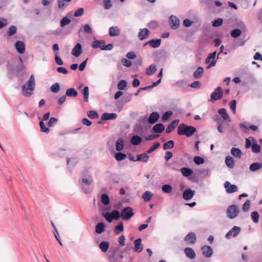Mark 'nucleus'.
Returning a JSON list of instances; mask_svg holds the SVG:
<instances>
[{
	"label": "nucleus",
	"mask_w": 262,
	"mask_h": 262,
	"mask_svg": "<svg viewBox=\"0 0 262 262\" xmlns=\"http://www.w3.org/2000/svg\"><path fill=\"white\" fill-rule=\"evenodd\" d=\"M196 132V128L191 126H187L184 123H181L178 128V134L180 135H186L191 137Z\"/></svg>",
	"instance_id": "f257e3e1"
},
{
	"label": "nucleus",
	"mask_w": 262,
	"mask_h": 262,
	"mask_svg": "<svg viewBox=\"0 0 262 262\" xmlns=\"http://www.w3.org/2000/svg\"><path fill=\"white\" fill-rule=\"evenodd\" d=\"M93 180L92 178H83L79 180V183L83 192L86 194L92 190L90 186L92 184Z\"/></svg>",
	"instance_id": "f03ea898"
},
{
	"label": "nucleus",
	"mask_w": 262,
	"mask_h": 262,
	"mask_svg": "<svg viewBox=\"0 0 262 262\" xmlns=\"http://www.w3.org/2000/svg\"><path fill=\"white\" fill-rule=\"evenodd\" d=\"M56 148L54 155L58 157H63L66 154V142L61 140L56 142Z\"/></svg>",
	"instance_id": "7ed1b4c3"
},
{
	"label": "nucleus",
	"mask_w": 262,
	"mask_h": 262,
	"mask_svg": "<svg viewBox=\"0 0 262 262\" xmlns=\"http://www.w3.org/2000/svg\"><path fill=\"white\" fill-rule=\"evenodd\" d=\"M239 212L238 207L235 205H231L228 206L227 209V215L231 219H235Z\"/></svg>",
	"instance_id": "20e7f679"
},
{
	"label": "nucleus",
	"mask_w": 262,
	"mask_h": 262,
	"mask_svg": "<svg viewBox=\"0 0 262 262\" xmlns=\"http://www.w3.org/2000/svg\"><path fill=\"white\" fill-rule=\"evenodd\" d=\"M116 250H110L108 254V259L110 262H121L122 259L123 258V256L122 255H116Z\"/></svg>",
	"instance_id": "39448f33"
},
{
	"label": "nucleus",
	"mask_w": 262,
	"mask_h": 262,
	"mask_svg": "<svg viewBox=\"0 0 262 262\" xmlns=\"http://www.w3.org/2000/svg\"><path fill=\"white\" fill-rule=\"evenodd\" d=\"M133 215V209L130 207L125 208L120 213V217L125 221L129 220Z\"/></svg>",
	"instance_id": "423d86ee"
},
{
	"label": "nucleus",
	"mask_w": 262,
	"mask_h": 262,
	"mask_svg": "<svg viewBox=\"0 0 262 262\" xmlns=\"http://www.w3.org/2000/svg\"><path fill=\"white\" fill-rule=\"evenodd\" d=\"M216 52H213V53L210 54L208 57L206 58L205 60V63L208 64L207 67V69H209L212 67L215 66L216 62V60L215 59Z\"/></svg>",
	"instance_id": "0eeeda50"
},
{
	"label": "nucleus",
	"mask_w": 262,
	"mask_h": 262,
	"mask_svg": "<svg viewBox=\"0 0 262 262\" xmlns=\"http://www.w3.org/2000/svg\"><path fill=\"white\" fill-rule=\"evenodd\" d=\"M223 95V92L222 89L219 86L211 94L210 101H215L217 100H219L222 98Z\"/></svg>",
	"instance_id": "6e6552de"
},
{
	"label": "nucleus",
	"mask_w": 262,
	"mask_h": 262,
	"mask_svg": "<svg viewBox=\"0 0 262 262\" xmlns=\"http://www.w3.org/2000/svg\"><path fill=\"white\" fill-rule=\"evenodd\" d=\"M241 231V229L239 227L234 226L228 232H227L225 237L227 239H230L232 237H235L239 234Z\"/></svg>",
	"instance_id": "1a4fd4ad"
},
{
	"label": "nucleus",
	"mask_w": 262,
	"mask_h": 262,
	"mask_svg": "<svg viewBox=\"0 0 262 262\" xmlns=\"http://www.w3.org/2000/svg\"><path fill=\"white\" fill-rule=\"evenodd\" d=\"M224 187L228 193H231L237 191V187L235 185L231 184L229 181L225 182Z\"/></svg>",
	"instance_id": "9d476101"
},
{
	"label": "nucleus",
	"mask_w": 262,
	"mask_h": 262,
	"mask_svg": "<svg viewBox=\"0 0 262 262\" xmlns=\"http://www.w3.org/2000/svg\"><path fill=\"white\" fill-rule=\"evenodd\" d=\"M195 194V191L190 189H187L183 192V197L186 201L190 200Z\"/></svg>",
	"instance_id": "9b49d317"
},
{
	"label": "nucleus",
	"mask_w": 262,
	"mask_h": 262,
	"mask_svg": "<svg viewBox=\"0 0 262 262\" xmlns=\"http://www.w3.org/2000/svg\"><path fill=\"white\" fill-rule=\"evenodd\" d=\"M134 251L137 252H141L143 250V245H142V239L140 238L136 239L134 241Z\"/></svg>",
	"instance_id": "f8f14e48"
},
{
	"label": "nucleus",
	"mask_w": 262,
	"mask_h": 262,
	"mask_svg": "<svg viewBox=\"0 0 262 262\" xmlns=\"http://www.w3.org/2000/svg\"><path fill=\"white\" fill-rule=\"evenodd\" d=\"M22 86H25L26 88L28 89L30 88L35 90V81L34 75H31L29 79L27 81L26 83L23 85Z\"/></svg>",
	"instance_id": "ddd939ff"
},
{
	"label": "nucleus",
	"mask_w": 262,
	"mask_h": 262,
	"mask_svg": "<svg viewBox=\"0 0 262 262\" xmlns=\"http://www.w3.org/2000/svg\"><path fill=\"white\" fill-rule=\"evenodd\" d=\"M160 115L157 112H152L148 118V122L150 124L155 123L159 119Z\"/></svg>",
	"instance_id": "4468645a"
},
{
	"label": "nucleus",
	"mask_w": 262,
	"mask_h": 262,
	"mask_svg": "<svg viewBox=\"0 0 262 262\" xmlns=\"http://www.w3.org/2000/svg\"><path fill=\"white\" fill-rule=\"evenodd\" d=\"M170 26L172 29H177L180 25L179 19L174 15H171L170 17Z\"/></svg>",
	"instance_id": "2eb2a0df"
},
{
	"label": "nucleus",
	"mask_w": 262,
	"mask_h": 262,
	"mask_svg": "<svg viewBox=\"0 0 262 262\" xmlns=\"http://www.w3.org/2000/svg\"><path fill=\"white\" fill-rule=\"evenodd\" d=\"M15 47L19 54H23L25 51V43L21 41H17L15 43Z\"/></svg>",
	"instance_id": "dca6fc26"
},
{
	"label": "nucleus",
	"mask_w": 262,
	"mask_h": 262,
	"mask_svg": "<svg viewBox=\"0 0 262 262\" xmlns=\"http://www.w3.org/2000/svg\"><path fill=\"white\" fill-rule=\"evenodd\" d=\"M203 254L206 257H210L213 254V250L211 247L204 246L202 248Z\"/></svg>",
	"instance_id": "f3484780"
},
{
	"label": "nucleus",
	"mask_w": 262,
	"mask_h": 262,
	"mask_svg": "<svg viewBox=\"0 0 262 262\" xmlns=\"http://www.w3.org/2000/svg\"><path fill=\"white\" fill-rule=\"evenodd\" d=\"M149 35V30L147 29L144 28L140 30V32L138 35V37L140 40H142L147 38Z\"/></svg>",
	"instance_id": "a211bd4d"
},
{
	"label": "nucleus",
	"mask_w": 262,
	"mask_h": 262,
	"mask_svg": "<svg viewBox=\"0 0 262 262\" xmlns=\"http://www.w3.org/2000/svg\"><path fill=\"white\" fill-rule=\"evenodd\" d=\"M82 47L80 43H77L73 49L72 54L73 56L77 57L80 55L82 53Z\"/></svg>",
	"instance_id": "6ab92c4d"
},
{
	"label": "nucleus",
	"mask_w": 262,
	"mask_h": 262,
	"mask_svg": "<svg viewBox=\"0 0 262 262\" xmlns=\"http://www.w3.org/2000/svg\"><path fill=\"white\" fill-rule=\"evenodd\" d=\"M185 241L190 244H194L196 241L195 234L193 232L189 233L185 236Z\"/></svg>",
	"instance_id": "aec40b11"
},
{
	"label": "nucleus",
	"mask_w": 262,
	"mask_h": 262,
	"mask_svg": "<svg viewBox=\"0 0 262 262\" xmlns=\"http://www.w3.org/2000/svg\"><path fill=\"white\" fill-rule=\"evenodd\" d=\"M117 117V114L116 113H103L101 116L102 120H114Z\"/></svg>",
	"instance_id": "412c9836"
},
{
	"label": "nucleus",
	"mask_w": 262,
	"mask_h": 262,
	"mask_svg": "<svg viewBox=\"0 0 262 262\" xmlns=\"http://www.w3.org/2000/svg\"><path fill=\"white\" fill-rule=\"evenodd\" d=\"M161 42V39H153L145 43V45L147 44H149L152 48H157L160 46Z\"/></svg>",
	"instance_id": "4be33fe9"
},
{
	"label": "nucleus",
	"mask_w": 262,
	"mask_h": 262,
	"mask_svg": "<svg viewBox=\"0 0 262 262\" xmlns=\"http://www.w3.org/2000/svg\"><path fill=\"white\" fill-rule=\"evenodd\" d=\"M77 162V160L74 158L67 160V165L68 166L70 172H72V168L75 166Z\"/></svg>",
	"instance_id": "5701e85b"
},
{
	"label": "nucleus",
	"mask_w": 262,
	"mask_h": 262,
	"mask_svg": "<svg viewBox=\"0 0 262 262\" xmlns=\"http://www.w3.org/2000/svg\"><path fill=\"white\" fill-rule=\"evenodd\" d=\"M179 122V120H174L172 121L166 128V132L167 133H170L178 125Z\"/></svg>",
	"instance_id": "b1692460"
},
{
	"label": "nucleus",
	"mask_w": 262,
	"mask_h": 262,
	"mask_svg": "<svg viewBox=\"0 0 262 262\" xmlns=\"http://www.w3.org/2000/svg\"><path fill=\"white\" fill-rule=\"evenodd\" d=\"M184 252L187 257L190 259H193L195 257V253L191 248H186L184 250Z\"/></svg>",
	"instance_id": "393cba45"
},
{
	"label": "nucleus",
	"mask_w": 262,
	"mask_h": 262,
	"mask_svg": "<svg viewBox=\"0 0 262 262\" xmlns=\"http://www.w3.org/2000/svg\"><path fill=\"white\" fill-rule=\"evenodd\" d=\"M21 89H22V94L25 97H30L31 95H32L34 93V89H30V88L28 89V88H26L25 86H22Z\"/></svg>",
	"instance_id": "a878e982"
},
{
	"label": "nucleus",
	"mask_w": 262,
	"mask_h": 262,
	"mask_svg": "<svg viewBox=\"0 0 262 262\" xmlns=\"http://www.w3.org/2000/svg\"><path fill=\"white\" fill-rule=\"evenodd\" d=\"M105 44V41L104 40H95L92 43V47L93 48H100L101 50H103V48L104 47V45Z\"/></svg>",
	"instance_id": "bb28decb"
},
{
	"label": "nucleus",
	"mask_w": 262,
	"mask_h": 262,
	"mask_svg": "<svg viewBox=\"0 0 262 262\" xmlns=\"http://www.w3.org/2000/svg\"><path fill=\"white\" fill-rule=\"evenodd\" d=\"M218 113L222 116L224 120L230 121V117L227 113L226 109L224 108L219 109Z\"/></svg>",
	"instance_id": "cd10ccee"
},
{
	"label": "nucleus",
	"mask_w": 262,
	"mask_h": 262,
	"mask_svg": "<svg viewBox=\"0 0 262 262\" xmlns=\"http://www.w3.org/2000/svg\"><path fill=\"white\" fill-rule=\"evenodd\" d=\"M105 226L103 223H102V222L98 223L96 226L95 232L97 234H101L102 233H103L104 232V231L105 230Z\"/></svg>",
	"instance_id": "c85d7f7f"
},
{
	"label": "nucleus",
	"mask_w": 262,
	"mask_h": 262,
	"mask_svg": "<svg viewBox=\"0 0 262 262\" xmlns=\"http://www.w3.org/2000/svg\"><path fill=\"white\" fill-rule=\"evenodd\" d=\"M120 30L117 27H111L109 29V35L110 36H116L120 34Z\"/></svg>",
	"instance_id": "c756f323"
},
{
	"label": "nucleus",
	"mask_w": 262,
	"mask_h": 262,
	"mask_svg": "<svg viewBox=\"0 0 262 262\" xmlns=\"http://www.w3.org/2000/svg\"><path fill=\"white\" fill-rule=\"evenodd\" d=\"M109 246V242L106 241H102L100 243L99 247V248L101 249V251L102 252L105 253L108 250Z\"/></svg>",
	"instance_id": "7c9ffc66"
},
{
	"label": "nucleus",
	"mask_w": 262,
	"mask_h": 262,
	"mask_svg": "<svg viewBox=\"0 0 262 262\" xmlns=\"http://www.w3.org/2000/svg\"><path fill=\"white\" fill-rule=\"evenodd\" d=\"M225 164L227 167L232 168L234 166V159L230 156L226 157L225 159Z\"/></svg>",
	"instance_id": "2f4dec72"
},
{
	"label": "nucleus",
	"mask_w": 262,
	"mask_h": 262,
	"mask_svg": "<svg viewBox=\"0 0 262 262\" xmlns=\"http://www.w3.org/2000/svg\"><path fill=\"white\" fill-rule=\"evenodd\" d=\"M164 128V126L163 124L158 123L153 127L152 130L155 133H159L162 132Z\"/></svg>",
	"instance_id": "473e14b6"
},
{
	"label": "nucleus",
	"mask_w": 262,
	"mask_h": 262,
	"mask_svg": "<svg viewBox=\"0 0 262 262\" xmlns=\"http://www.w3.org/2000/svg\"><path fill=\"white\" fill-rule=\"evenodd\" d=\"M149 156L146 153H144L141 155H138L137 157L136 160L138 161H142L143 162H147L148 161Z\"/></svg>",
	"instance_id": "72a5a7b5"
},
{
	"label": "nucleus",
	"mask_w": 262,
	"mask_h": 262,
	"mask_svg": "<svg viewBox=\"0 0 262 262\" xmlns=\"http://www.w3.org/2000/svg\"><path fill=\"white\" fill-rule=\"evenodd\" d=\"M231 154L235 157L240 158L242 156L241 150L237 148L232 147L231 149Z\"/></svg>",
	"instance_id": "f704fd0d"
},
{
	"label": "nucleus",
	"mask_w": 262,
	"mask_h": 262,
	"mask_svg": "<svg viewBox=\"0 0 262 262\" xmlns=\"http://www.w3.org/2000/svg\"><path fill=\"white\" fill-rule=\"evenodd\" d=\"M181 171L183 176L186 177L191 176L193 173L192 170L187 167L181 168Z\"/></svg>",
	"instance_id": "c9c22d12"
},
{
	"label": "nucleus",
	"mask_w": 262,
	"mask_h": 262,
	"mask_svg": "<svg viewBox=\"0 0 262 262\" xmlns=\"http://www.w3.org/2000/svg\"><path fill=\"white\" fill-rule=\"evenodd\" d=\"M142 141V138L139 136H134L130 140V143L134 145H139Z\"/></svg>",
	"instance_id": "e433bc0d"
},
{
	"label": "nucleus",
	"mask_w": 262,
	"mask_h": 262,
	"mask_svg": "<svg viewBox=\"0 0 262 262\" xmlns=\"http://www.w3.org/2000/svg\"><path fill=\"white\" fill-rule=\"evenodd\" d=\"M157 70V66L155 64H151L146 70V74L148 75L154 74Z\"/></svg>",
	"instance_id": "4c0bfd02"
},
{
	"label": "nucleus",
	"mask_w": 262,
	"mask_h": 262,
	"mask_svg": "<svg viewBox=\"0 0 262 262\" xmlns=\"http://www.w3.org/2000/svg\"><path fill=\"white\" fill-rule=\"evenodd\" d=\"M124 146V142L121 138H119L116 142V149L117 151H121Z\"/></svg>",
	"instance_id": "58836bf2"
},
{
	"label": "nucleus",
	"mask_w": 262,
	"mask_h": 262,
	"mask_svg": "<svg viewBox=\"0 0 262 262\" xmlns=\"http://www.w3.org/2000/svg\"><path fill=\"white\" fill-rule=\"evenodd\" d=\"M204 72V69L202 67H199L196 71H195L193 73V77L195 79L199 78L201 77L203 73Z\"/></svg>",
	"instance_id": "ea45409f"
},
{
	"label": "nucleus",
	"mask_w": 262,
	"mask_h": 262,
	"mask_svg": "<svg viewBox=\"0 0 262 262\" xmlns=\"http://www.w3.org/2000/svg\"><path fill=\"white\" fill-rule=\"evenodd\" d=\"M262 167V164L259 163H253L250 166L249 169L252 171H255L260 169Z\"/></svg>",
	"instance_id": "a19ab883"
},
{
	"label": "nucleus",
	"mask_w": 262,
	"mask_h": 262,
	"mask_svg": "<svg viewBox=\"0 0 262 262\" xmlns=\"http://www.w3.org/2000/svg\"><path fill=\"white\" fill-rule=\"evenodd\" d=\"M124 230V227L123 223L120 222L116 226L114 231L116 234H120L121 232Z\"/></svg>",
	"instance_id": "79ce46f5"
},
{
	"label": "nucleus",
	"mask_w": 262,
	"mask_h": 262,
	"mask_svg": "<svg viewBox=\"0 0 262 262\" xmlns=\"http://www.w3.org/2000/svg\"><path fill=\"white\" fill-rule=\"evenodd\" d=\"M82 94L84 97V101L85 102H88L89 101V87L86 86L84 88L82 92Z\"/></svg>",
	"instance_id": "37998d69"
},
{
	"label": "nucleus",
	"mask_w": 262,
	"mask_h": 262,
	"mask_svg": "<svg viewBox=\"0 0 262 262\" xmlns=\"http://www.w3.org/2000/svg\"><path fill=\"white\" fill-rule=\"evenodd\" d=\"M78 93L74 88H71L67 90V96L76 97Z\"/></svg>",
	"instance_id": "c03bdc74"
},
{
	"label": "nucleus",
	"mask_w": 262,
	"mask_h": 262,
	"mask_svg": "<svg viewBox=\"0 0 262 262\" xmlns=\"http://www.w3.org/2000/svg\"><path fill=\"white\" fill-rule=\"evenodd\" d=\"M152 195L153 194L151 192L146 191L143 193L142 198L145 202H148L151 200Z\"/></svg>",
	"instance_id": "a18cd8bd"
},
{
	"label": "nucleus",
	"mask_w": 262,
	"mask_h": 262,
	"mask_svg": "<svg viewBox=\"0 0 262 262\" xmlns=\"http://www.w3.org/2000/svg\"><path fill=\"white\" fill-rule=\"evenodd\" d=\"M172 114L173 112L171 111L165 112L162 117V121L164 122L167 121Z\"/></svg>",
	"instance_id": "49530a36"
},
{
	"label": "nucleus",
	"mask_w": 262,
	"mask_h": 262,
	"mask_svg": "<svg viewBox=\"0 0 262 262\" xmlns=\"http://www.w3.org/2000/svg\"><path fill=\"white\" fill-rule=\"evenodd\" d=\"M174 146V141L172 140H170L165 143L163 144V149L167 150L169 149H171Z\"/></svg>",
	"instance_id": "de8ad7c7"
},
{
	"label": "nucleus",
	"mask_w": 262,
	"mask_h": 262,
	"mask_svg": "<svg viewBox=\"0 0 262 262\" xmlns=\"http://www.w3.org/2000/svg\"><path fill=\"white\" fill-rule=\"evenodd\" d=\"M101 201L104 205H107L110 203V198L107 194H102L101 196Z\"/></svg>",
	"instance_id": "09e8293b"
},
{
	"label": "nucleus",
	"mask_w": 262,
	"mask_h": 262,
	"mask_svg": "<svg viewBox=\"0 0 262 262\" xmlns=\"http://www.w3.org/2000/svg\"><path fill=\"white\" fill-rule=\"evenodd\" d=\"M115 157L118 161H120L126 158V155L122 152H117L115 154Z\"/></svg>",
	"instance_id": "8fccbe9b"
},
{
	"label": "nucleus",
	"mask_w": 262,
	"mask_h": 262,
	"mask_svg": "<svg viewBox=\"0 0 262 262\" xmlns=\"http://www.w3.org/2000/svg\"><path fill=\"white\" fill-rule=\"evenodd\" d=\"M242 34V31L239 29H235L231 32V36L233 38L239 37Z\"/></svg>",
	"instance_id": "3c124183"
},
{
	"label": "nucleus",
	"mask_w": 262,
	"mask_h": 262,
	"mask_svg": "<svg viewBox=\"0 0 262 262\" xmlns=\"http://www.w3.org/2000/svg\"><path fill=\"white\" fill-rule=\"evenodd\" d=\"M40 130L41 132L45 133L48 134L50 132V129L45 126V123L42 121L39 122Z\"/></svg>",
	"instance_id": "603ef678"
},
{
	"label": "nucleus",
	"mask_w": 262,
	"mask_h": 262,
	"mask_svg": "<svg viewBox=\"0 0 262 262\" xmlns=\"http://www.w3.org/2000/svg\"><path fill=\"white\" fill-rule=\"evenodd\" d=\"M88 116L91 119L98 118L99 117L98 113L95 111H89L87 112Z\"/></svg>",
	"instance_id": "864d4df0"
},
{
	"label": "nucleus",
	"mask_w": 262,
	"mask_h": 262,
	"mask_svg": "<svg viewBox=\"0 0 262 262\" xmlns=\"http://www.w3.org/2000/svg\"><path fill=\"white\" fill-rule=\"evenodd\" d=\"M251 218L255 223H257L259 221V214L257 211H253L251 214Z\"/></svg>",
	"instance_id": "5fc2aeb1"
},
{
	"label": "nucleus",
	"mask_w": 262,
	"mask_h": 262,
	"mask_svg": "<svg viewBox=\"0 0 262 262\" xmlns=\"http://www.w3.org/2000/svg\"><path fill=\"white\" fill-rule=\"evenodd\" d=\"M172 187L169 184L164 185L162 187V190L166 193H169L172 191Z\"/></svg>",
	"instance_id": "6e6d98bb"
},
{
	"label": "nucleus",
	"mask_w": 262,
	"mask_h": 262,
	"mask_svg": "<svg viewBox=\"0 0 262 262\" xmlns=\"http://www.w3.org/2000/svg\"><path fill=\"white\" fill-rule=\"evenodd\" d=\"M65 134L66 133L64 131L59 132L57 135L56 142H58L59 140L64 141V142H66Z\"/></svg>",
	"instance_id": "4d7b16f0"
},
{
	"label": "nucleus",
	"mask_w": 262,
	"mask_h": 262,
	"mask_svg": "<svg viewBox=\"0 0 262 262\" xmlns=\"http://www.w3.org/2000/svg\"><path fill=\"white\" fill-rule=\"evenodd\" d=\"M126 86V82L124 80H120L117 85V88L119 90H123Z\"/></svg>",
	"instance_id": "13d9d810"
},
{
	"label": "nucleus",
	"mask_w": 262,
	"mask_h": 262,
	"mask_svg": "<svg viewBox=\"0 0 262 262\" xmlns=\"http://www.w3.org/2000/svg\"><path fill=\"white\" fill-rule=\"evenodd\" d=\"M51 91L53 93H57L60 90V85L59 83H55L50 88Z\"/></svg>",
	"instance_id": "bf43d9fd"
},
{
	"label": "nucleus",
	"mask_w": 262,
	"mask_h": 262,
	"mask_svg": "<svg viewBox=\"0 0 262 262\" xmlns=\"http://www.w3.org/2000/svg\"><path fill=\"white\" fill-rule=\"evenodd\" d=\"M194 162L197 165H200L204 164L205 162V160L204 158L201 157L196 156L194 158Z\"/></svg>",
	"instance_id": "052dcab7"
},
{
	"label": "nucleus",
	"mask_w": 262,
	"mask_h": 262,
	"mask_svg": "<svg viewBox=\"0 0 262 262\" xmlns=\"http://www.w3.org/2000/svg\"><path fill=\"white\" fill-rule=\"evenodd\" d=\"M250 206V201L248 200L243 205V206H242V210L244 212H247V211H248L249 210Z\"/></svg>",
	"instance_id": "680f3d73"
},
{
	"label": "nucleus",
	"mask_w": 262,
	"mask_h": 262,
	"mask_svg": "<svg viewBox=\"0 0 262 262\" xmlns=\"http://www.w3.org/2000/svg\"><path fill=\"white\" fill-rule=\"evenodd\" d=\"M111 215L114 220H117L120 217V214L119 211L115 210L112 211Z\"/></svg>",
	"instance_id": "e2e57ef3"
},
{
	"label": "nucleus",
	"mask_w": 262,
	"mask_h": 262,
	"mask_svg": "<svg viewBox=\"0 0 262 262\" xmlns=\"http://www.w3.org/2000/svg\"><path fill=\"white\" fill-rule=\"evenodd\" d=\"M160 146V143L159 142H156L154 144V145L149 148V149L147 151V153L150 154L155 151L156 149L159 147Z\"/></svg>",
	"instance_id": "0e129e2a"
},
{
	"label": "nucleus",
	"mask_w": 262,
	"mask_h": 262,
	"mask_svg": "<svg viewBox=\"0 0 262 262\" xmlns=\"http://www.w3.org/2000/svg\"><path fill=\"white\" fill-rule=\"evenodd\" d=\"M252 150L254 153H259L260 151V146L257 144H253L251 145Z\"/></svg>",
	"instance_id": "69168bd1"
},
{
	"label": "nucleus",
	"mask_w": 262,
	"mask_h": 262,
	"mask_svg": "<svg viewBox=\"0 0 262 262\" xmlns=\"http://www.w3.org/2000/svg\"><path fill=\"white\" fill-rule=\"evenodd\" d=\"M236 101L235 100H233L230 102V109L232 110L234 114L236 113Z\"/></svg>",
	"instance_id": "338daca9"
},
{
	"label": "nucleus",
	"mask_w": 262,
	"mask_h": 262,
	"mask_svg": "<svg viewBox=\"0 0 262 262\" xmlns=\"http://www.w3.org/2000/svg\"><path fill=\"white\" fill-rule=\"evenodd\" d=\"M16 27L14 26H11L8 31V35L9 36H12L14 35L16 32Z\"/></svg>",
	"instance_id": "774afa93"
}]
</instances>
